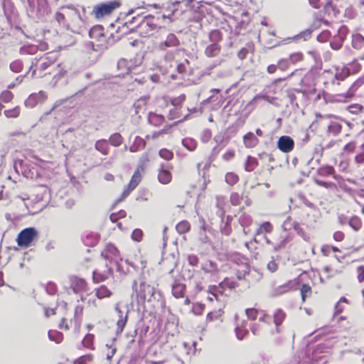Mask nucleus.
Segmentation results:
<instances>
[{
  "label": "nucleus",
  "instance_id": "obj_1",
  "mask_svg": "<svg viewBox=\"0 0 364 364\" xmlns=\"http://www.w3.org/2000/svg\"><path fill=\"white\" fill-rule=\"evenodd\" d=\"M36 60V62H33L31 65V68L36 67L33 72V75H37L38 77H43L47 75H53V80L50 82L53 87L68 73L66 69L61 67V64L56 63V58L50 54H46Z\"/></svg>",
  "mask_w": 364,
  "mask_h": 364
},
{
  "label": "nucleus",
  "instance_id": "obj_2",
  "mask_svg": "<svg viewBox=\"0 0 364 364\" xmlns=\"http://www.w3.org/2000/svg\"><path fill=\"white\" fill-rule=\"evenodd\" d=\"M155 21L156 19L153 16H144L136 26L137 31L143 37H149L159 30H166L164 26H158Z\"/></svg>",
  "mask_w": 364,
  "mask_h": 364
},
{
  "label": "nucleus",
  "instance_id": "obj_3",
  "mask_svg": "<svg viewBox=\"0 0 364 364\" xmlns=\"http://www.w3.org/2000/svg\"><path fill=\"white\" fill-rule=\"evenodd\" d=\"M37 237L38 231L35 228H26L18 233L16 241L18 246L28 247Z\"/></svg>",
  "mask_w": 364,
  "mask_h": 364
},
{
  "label": "nucleus",
  "instance_id": "obj_4",
  "mask_svg": "<svg viewBox=\"0 0 364 364\" xmlns=\"http://www.w3.org/2000/svg\"><path fill=\"white\" fill-rule=\"evenodd\" d=\"M161 294L154 287L141 282L140 284L139 296L144 300L151 301L152 300H159Z\"/></svg>",
  "mask_w": 364,
  "mask_h": 364
},
{
  "label": "nucleus",
  "instance_id": "obj_5",
  "mask_svg": "<svg viewBox=\"0 0 364 364\" xmlns=\"http://www.w3.org/2000/svg\"><path fill=\"white\" fill-rule=\"evenodd\" d=\"M121 5L120 1L114 0L108 3L102 4L95 8V14L97 17H102L111 14L115 9Z\"/></svg>",
  "mask_w": 364,
  "mask_h": 364
},
{
  "label": "nucleus",
  "instance_id": "obj_6",
  "mask_svg": "<svg viewBox=\"0 0 364 364\" xmlns=\"http://www.w3.org/2000/svg\"><path fill=\"white\" fill-rule=\"evenodd\" d=\"M69 281L70 289H72L73 293L78 294L86 291L87 282L84 279L76 276H70L69 277Z\"/></svg>",
  "mask_w": 364,
  "mask_h": 364
},
{
  "label": "nucleus",
  "instance_id": "obj_7",
  "mask_svg": "<svg viewBox=\"0 0 364 364\" xmlns=\"http://www.w3.org/2000/svg\"><path fill=\"white\" fill-rule=\"evenodd\" d=\"M277 148L284 153H289L294 149V141L289 136H282L277 141Z\"/></svg>",
  "mask_w": 364,
  "mask_h": 364
},
{
  "label": "nucleus",
  "instance_id": "obj_8",
  "mask_svg": "<svg viewBox=\"0 0 364 364\" xmlns=\"http://www.w3.org/2000/svg\"><path fill=\"white\" fill-rule=\"evenodd\" d=\"M46 93L43 91H40L38 93H33L30 95L28 99L25 101V105L27 107H34L38 103H42L46 99Z\"/></svg>",
  "mask_w": 364,
  "mask_h": 364
},
{
  "label": "nucleus",
  "instance_id": "obj_9",
  "mask_svg": "<svg viewBox=\"0 0 364 364\" xmlns=\"http://www.w3.org/2000/svg\"><path fill=\"white\" fill-rule=\"evenodd\" d=\"M114 309L115 311H117V314H118V316H119V319L117 322V334H119L121 333L126 324H127V319H128V310H127L126 311V314H125V316H123V311L120 309L119 307V304L118 303H117L114 306Z\"/></svg>",
  "mask_w": 364,
  "mask_h": 364
},
{
  "label": "nucleus",
  "instance_id": "obj_10",
  "mask_svg": "<svg viewBox=\"0 0 364 364\" xmlns=\"http://www.w3.org/2000/svg\"><path fill=\"white\" fill-rule=\"evenodd\" d=\"M101 256L105 259L109 260V262L120 258L119 250L112 244H109L106 246L105 250L101 252Z\"/></svg>",
  "mask_w": 364,
  "mask_h": 364
},
{
  "label": "nucleus",
  "instance_id": "obj_11",
  "mask_svg": "<svg viewBox=\"0 0 364 364\" xmlns=\"http://www.w3.org/2000/svg\"><path fill=\"white\" fill-rule=\"evenodd\" d=\"M181 44L178 37L172 33L167 35L165 41L159 43V48L162 50L167 48H175L179 46Z\"/></svg>",
  "mask_w": 364,
  "mask_h": 364
},
{
  "label": "nucleus",
  "instance_id": "obj_12",
  "mask_svg": "<svg viewBox=\"0 0 364 364\" xmlns=\"http://www.w3.org/2000/svg\"><path fill=\"white\" fill-rule=\"evenodd\" d=\"M38 9L36 11L38 20L45 21L46 16L50 13V8L46 0H37Z\"/></svg>",
  "mask_w": 364,
  "mask_h": 364
},
{
  "label": "nucleus",
  "instance_id": "obj_13",
  "mask_svg": "<svg viewBox=\"0 0 364 364\" xmlns=\"http://www.w3.org/2000/svg\"><path fill=\"white\" fill-rule=\"evenodd\" d=\"M100 235L97 232H85L82 237V242L85 246L95 247L99 242Z\"/></svg>",
  "mask_w": 364,
  "mask_h": 364
},
{
  "label": "nucleus",
  "instance_id": "obj_14",
  "mask_svg": "<svg viewBox=\"0 0 364 364\" xmlns=\"http://www.w3.org/2000/svg\"><path fill=\"white\" fill-rule=\"evenodd\" d=\"M232 217L231 215H227L225 218H223L221 220L220 230V232L225 235L228 236L232 232L231 223L232 220Z\"/></svg>",
  "mask_w": 364,
  "mask_h": 364
},
{
  "label": "nucleus",
  "instance_id": "obj_15",
  "mask_svg": "<svg viewBox=\"0 0 364 364\" xmlns=\"http://www.w3.org/2000/svg\"><path fill=\"white\" fill-rule=\"evenodd\" d=\"M262 277V274L255 268H250V270L247 274V279H246V282L248 284V287H250L252 284L258 282Z\"/></svg>",
  "mask_w": 364,
  "mask_h": 364
},
{
  "label": "nucleus",
  "instance_id": "obj_16",
  "mask_svg": "<svg viewBox=\"0 0 364 364\" xmlns=\"http://www.w3.org/2000/svg\"><path fill=\"white\" fill-rule=\"evenodd\" d=\"M335 168L328 165H325L319 167L316 171L317 176L322 177H327L328 176H333V178L338 179V176L335 173Z\"/></svg>",
  "mask_w": 364,
  "mask_h": 364
},
{
  "label": "nucleus",
  "instance_id": "obj_17",
  "mask_svg": "<svg viewBox=\"0 0 364 364\" xmlns=\"http://www.w3.org/2000/svg\"><path fill=\"white\" fill-rule=\"evenodd\" d=\"M244 144L247 148H253L259 143V139L252 132H248L243 136Z\"/></svg>",
  "mask_w": 364,
  "mask_h": 364
},
{
  "label": "nucleus",
  "instance_id": "obj_18",
  "mask_svg": "<svg viewBox=\"0 0 364 364\" xmlns=\"http://www.w3.org/2000/svg\"><path fill=\"white\" fill-rule=\"evenodd\" d=\"M221 50V46L218 43H211L205 49V55L208 58L217 56Z\"/></svg>",
  "mask_w": 364,
  "mask_h": 364
},
{
  "label": "nucleus",
  "instance_id": "obj_19",
  "mask_svg": "<svg viewBox=\"0 0 364 364\" xmlns=\"http://www.w3.org/2000/svg\"><path fill=\"white\" fill-rule=\"evenodd\" d=\"M186 285L179 282H174L172 285V294L178 299L184 296Z\"/></svg>",
  "mask_w": 364,
  "mask_h": 364
},
{
  "label": "nucleus",
  "instance_id": "obj_20",
  "mask_svg": "<svg viewBox=\"0 0 364 364\" xmlns=\"http://www.w3.org/2000/svg\"><path fill=\"white\" fill-rule=\"evenodd\" d=\"M95 148L102 154L107 156L109 154L108 141L105 139H99L95 142Z\"/></svg>",
  "mask_w": 364,
  "mask_h": 364
},
{
  "label": "nucleus",
  "instance_id": "obj_21",
  "mask_svg": "<svg viewBox=\"0 0 364 364\" xmlns=\"http://www.w3.org/2000/svg\"><path fill=\"white\" fill-rule=\"evenodd\" d=\"M250 266L245 263L241 266L240 268L236 270L235 275L239 280H245L247 279V274L250 270Z\"/></svg>",
  "mask_w": 364,
  "mask_h": 364
},
{
  "label": "nucleus",
  "instance_id": "obj_22",
  "mask_svg": "<svg viewBox=\"0 0 364 364\" xmlns=\"http://www.w3.org/2000/svg\"><path fill=\"white\" fill-rule=\"evenodd\" d=\"M312 33V30L311 28L306 29L305 31H301L299 34L294 36L291 38H287L284 39L282 42H284V43L289 42L291 40H298L300 38H304V41H306L307 39L311 38Z\"/></svg>",
  "mask_w": 364,
  "mask_h": 364
},
{
  "label": "nucleus",
  "instance_id": "obj_23",
  "mask_svg": "<svg viewBox=\"0 0 364 364\" xmlns=\"http://www.w3.org/2000/svg\"><path fill=\"white\" fill-rule=\"evenodd\" d=\"M171 178L172 176L169 171L164 169L163 168L160 169L158 174V179L161 183L168 184L171 182Z\"/></svg>",
  "mask_w": 364,
  "mask_h": 364
},
{
  "label": "nucleus",
  "instance_id": "obj_24",
  "mask_svg": "<svg viewBox=\"0 0 364 364\" xmlns=\"http://www.w3.org/2000/svg\"><path fill=\"white\" fill-rule=\"evenodd\" d=\"M351 44L355 49L360 50L364 46V37L360 33L353 34Z\"/></svg>",
  "mask_w": 364,
  "mask_h": 364
},
{
  "label": "nucleus",
  "instance_id": "obj_25",
  "mask_svg": "<svg viewBox=\"0 0 364 364\" xmlns=\"http://www.w3.org/2000/svg\"><path fill=\"white\" fill-rule=\"evenodd\" d=\"M285 317H286V314L281 309H277L276 311L274 312V322L276 325V327H277L276 330H277V333H279V326L282 324V323L284 320Z\"/></svg>",
  "mask_w": 364,
  "mask_h": 364
},
{
  "label": "nucleus",
  "instance_id": "obj_26",
  "mask_svg": "<svg viewBox=\"0 0 364 364\" xmlns=\"http://www.w3.org/2000/svg\"><path fill=\"white\" fill-rule=\"evenodd\" d=\"M146 141L144 139L137 136L135 137L134 143L129 146V151L131 152H136L140 149L144 148Z\"/></svg>",
  "mask_w": 364,
  "mask_h": 364
},
{
  "label": "nucleus",
  "instance_id": "obj_27",
  "mask_svg": "<svg viewBox=\"0 0 364 364\" xmlns=\"http://www.w3.org/2000/svg\"><path fill=\"white\" fill-rule=\"evenodd\" d=\"M104 28L100 26H93L89 31V36L91 38H97L100 40V38L104 37Z\"/></svg>",
  "mask_w": 364,
  "mask_h": 364
},
{
  "label": "nucleus",
  "instance_id": "obj_28",
  "mask_svg": "<svg viewBox=\"0 0 364 364\" xmlns=\"http://www.w3.org/2000/svg\"><path fill=\"white\" fill-rule=\"evenodd\" d=\"M165 121V117L161 114L150 113L149 116V122L150 124L159 127Z\"/></svg>",
  "mask_w": 364,
  "mask_h": 364
},
{
  "label": "nucleus",
  "instance_id": "obj_29",
  "mask_svg": "<svg viewBox=\"0 0 364 364\" xmlns=\"http://www.w3.org/2000/svg\"><path fill=\"white\" fill-rule=\"evenodd\" d=\"M107 141L112 146L118 147L123 143L124 139L120 133L115 132L109 136Z\"/></svg>",
  "mask_w": 364,
  "mask_h": 364
},
{
  "label": "nucleus",
  "instance_id": "obj_30",
  "mask_svg": "<svg viewBox=\"0 0 364 364\" xmlns=\"http://www.w3.org/2000/svg\"><path fill=\"white\" fill-rule=\"evenodd\" d=\"M55 22L57 23L60 27L69 29V26L66 23L65 14L60 11H57L54 16Z\"/></svg>",
  "mask_w": 364,
  "mask_h": 364
},
{
  "label": "nucleus",
  "instance_id": "obj_31",
  "mask_svg": "<svg viewBox=\"0 0 364 364\" xmlns=\"http://www.w3.org/2000/svg\"><path fill=\"white\" fill-rule=\"evenodd\" d=\"M208 38L212 43H218L223 40V33L218 29H213L209 32Z\"/></svg>",
  "mask_w": 364,
  "mask_h": 364
},
{
  "label": "nucleus",
  "instance_id": "obj_32",
  "mask_svg": "<svg viewBox=\"0 0 364 364\" xmlns=\"http://www.w3.org/2000/svg\"><path fill=\"white\" fill-rule=\"evenodd\" d=\"M48 338L56 343H60L63 339V334L56 330H50L48 333Z\"/></svg>",
  "mask_w": 364,
  "mask_h": 364
},
{
  "label": "nucleus",
  "instance_id": "obj_33",
  "mask_svg": "<svg viewBox=\"0 0 364 364\" xmlns=\"http://www.w3.org/2000/svg\"><path fill=\"white\" fill-rule=\"evenodd\" d=\"M341 124L336 122H331L328 127L327 132L336 136L341 132Z\"/></svg>",
  "mask_w": 364,
  "mask_h": 364
},
{
  "label": "nucleus",
  "instance_id": "obj_34",
  "mask_svg": "<svg viewBox=\"0 0 364 364\" xmlns=\"http://www.w3.org/2000/svg\"><path fill=\"white\" fill-rule=\"evenodd\" d=\"M95 294L98 299H103L109 297L112 291L106 286L102 285L99 289H95Z\"/></svg>",
  "mask_w": 364,
  "mask_h": 364
},
{
  "label": "nucleus",
  "instance_id": "obj_35",
  "mask_svg": "<svg viewBox=\"0 0 364 364\" xmlns=\"http://www.w3.org/2000/svg\"><path fill=\"white\" fill-rule=\"evenodd\" d=\"M257 164L258 163L256 158L252 157L251 156H248L247 157V160L245 164V169L246 171L248 172L252 171L257 166Z\"/></svg>",
  "mask_w": 364,
  "mask_h": 364
},
{
  "label": "nucleus",
  "instance_id": "obj_36",
  "mask_svg": "<svg viewBox=\"0 0 364 364\" xmlns=\"http://www.w3.org/2000/svg\"><path fill=\"white\" fill-rule=\"evenodd\" d=\"M1 5L4 9V12L7 18L12 14L14 12V6L10 0H3L1 1Z\"/></svg>",
  "mask_w": 364,
  "mask_h": 364
},
{
  "label": "nucleus",
  "instance_id": "obj_37",
  "mask_svg": "<svg viewBox=\"0 0 364 364\" xmlns=\"http://www.w3.org/2000/svg\"><path fill=\"white\" fill-rule=\"evenodd\" d=\"M141 174L139 173V170H136L133 174V176H132V178L128 184V186H129V189H135L136 188V186H138V184L139 183V182L141 181Z\"/></svg>",
  "mask_w": 364,
  "mask_h": 364
},
{
  "label": "nucleus",
  "instance_id": "obj_38",
  "mask_svg": "<svg viewBox=\"0 0 364 364\" xmlns=\"http://www.w3.org/2000/svg\"><path fill=\"white\" fill-rule=\"evenodd\" d=\"M350 75V70L348 68L343 67L341 70H337L335 76L334 80H344Z\"/></svg>",
  "mask_w": 364,
  "mask_h": 364
},
{
  "label": "nucleus",
  "instance_id": "obj_39",
  "mask_svg": "<svg viewBox=\"0 0 364 364\" xmlns=\"http://www.w3.org/2000/svg\"><path fill=\"white\" fill-rule=\"evenodd\" d=\"M146 106V99L140 98L136 100L133 105L135 114H139L140 112H144Z\"/></svg>",
  "mask_w": 364,
  "mask_h": 364
},
{
  "label": "nucleus",
  "instance_id": "obj_40",
  "mask_svg": "<svg viewBox=\"0 0 364 364\" xmlns=\"http://www.w3.org/2000/svg\"><path fill=\"white\" fill-rule=\"evenodd\" d=\"M291 289L290 284L289 283H285L282 285L279 286L278 287L275 288L272 294L274 296L282 295L286 292H288Z\"/></svg>",
  "mask_w": 364,
  "mask_h": 364
},
{
  "label": "nucleus",
  "instance_id": "obj_41",
  "mask_svg": "<svg viewBox=\"0 0 364 364\" xmlns=\"http://www.w3.org/2000/svg\"><path fill=\"white\" fill-rule=\"evenodd\" d=\"M254 46L252 43H247L245 47L240 49V50L237 53V57L240 60H244L247 58V55L249 53L253 50Z\"/></svg>",
  "mask_w": 364,
  "mask_h": 364
},
{
  "label": "nucleus",
  "instance_id": "obj_42",
  "mask_svg": "<svg viewBox=\"0 0 364 364\" xmlns=\"http://www.w3.org/2000/svg\"><path fill=\"white\" fill-rule=\"evenodd\" d=\"M344 40L336 35H335L330 42V46L333 50H338L341 48Z\"/></svg>",
  "mask_w": 364,
  "mask_h": 364
},
{
  "label": "nucleus",
  "instance_id": "obj_43",
  "mask_svg": "<svg viewBox=\"0 0 364 364\" xmlns=\"http://www.w3.org/2000/svg\"><path fill=\"white\" fill-rule=\"evenodd\" d=\"M239 223L244 228L250 226L252 223V217L248 214H242L239 218ZM245 234H246L245 229H243Z\"/></svg>",
  "mask_w": 364,
  "mask_h": 364
},
{
  "label": "nucleus",
  "instance_id": "obj_44",
  "mask_svg": "<svg viewBox=\"0 0 364 364\" xmlns=\"http://www.w3.org/2000/svg\"><path fill=\"white\" fill-rule=\"evenodd\" d=\"M182 144L189 151H194L197 147V141L192 138H185L182 140Z\"/></svg>",
  "mask_w": 364,
  "mask_h": 364
},
{
  "label": "nucleus",
  "instance_id": "obj_45",
  "mask_svg": "<svg viewBox=\"0 0 364 364\" xmlns=\"http://www.w3.org/2000/svg\"><path fill=\"white\" fill-rule=\"evenodd\" d=\"M201 269L206 273H212L217 270V264L213 261H207L201 266Z\"/></svg>",
  "mask_w": 364,
  "mask_h": 364
},
{
  "label": "nucleus",
  "instance_id": "obj_46",
  "mask_svg": "<svg viewBox=\"0 0 364 364\" xmlns=\"http://www.w3.org/2000/svg\"><path fill=\"white\" fill-rule=\"evenodd\" d=\"M314 181L318 186H322V187H324L326 188L336 189L337 188L336 185L334 183L323 181L318 178L316 176L314 177Z\"/></svg>",
  "mask_w": 364,
  "mask_h": 364
},
{
  "label": "nucleus",
  "instance_id": "obj_47",
  "mask_svg": "<svg viewBox=\"0 0 364 364\" xmlns=\"http://www.w3.org/2000/svg\"><path fill=\"white\" fill-rule=\"evenodd\" d=\"M348 225L355 231L360 229L362 223L360 219L357 216L351 217L348 220Z\"/></svg>",
  "mask_w": 364,
  "mask_h": 364
},
{
  "label": "nucleus",
  "instance_id": "obj_48",
  "mask_svg": "<svg viewBox=\"0 0 364 364\" xmlns=\"http://www.w3.org/2000/svg\"><path fill=\"white\" fill-rule=\"evenodd\" d=\"M94 338L93 334L87 333L82 341L83 346L93 350L95 348L93 345Z\"/></svg>",
  "mask_w": 364,
  "mask_h": 364
},
{
  "label": "nucleus",
  "instance_id": "obj_49",
  "mask_svg": "<svg viewBox=\"0 0 364 364\" xmlns=\"http://www.w3.org/2000/svg\"><path fill=\"white\" fill-rule=\"evenodd\" d=\"M190 224L188 221L186 220H183L181 222H180L176 227V230L178 231V232H179L180 234H183V233H186L189 230H190Z\"/></svg>",
  "mask_w": 364,
  "mask_h": 364
},
{
  "label": "nucleus",
  "instance_id": "obj_50",
  "mask_svg": "<svg viewBox=\"0 0 364 364\" xmlns=\"http://www.w3.org/2000/svg\"><path fill=\"white\" fill-rule=\"evenodd\" d=\"M198 240L201 243H208L210 242V239L205 232V222L203 221V225L200 227V230L199 232Z\"/></svg>",
  "mask_w": 364,
  "mask_h": 364
},
{
  "label": "nucleus",
  "instance_id": "obj_51",
  "mask_svg": "<svg viewBox=\"0 0 364 364\" xmlns=\"http://www.w3.org/2000/svg\"><path fill=\"white\" fill-rule=\"evenodd\" d=\"M290 238L288 236H285L282 237L279 242L273 245V248L275 251H279L282 249H284L287 244L289 242Z\"/></svg>",
  "mask_w": 364,
  "mask_h": 364
},
{
  "label": "nucleus",
  "instance_id": "obj_52",
  "mask_svg": "<svg viewBox=\"0 0 364 364\" xmlns=\"http://www.w3.org/2000/svg\"><path fill=\"white\" fill-rule=\"evenodd\" d=\"M83 313V306L81 305H77L75 309L74 319L75 323L80 324L82 321V316Z\"/></svg>",
  "mask_w": 364,
  "mask_h": 364
},
{
  "label": "nucleus",
  "instance_id": "obj_53",
  "mask_svg": "<svg viewBox=\"0 0 364 364\" xmlns=\"http://www.w3.org/2000/svg\"><path fill=\"white\" fill-rule=\"evenodd\" d=\"M117 68L124 73H128L130 68V65L126 59L122 58L117 63Z\"/></svg>",
  "mask_w": 364,
  "mask_h": 364
},
{
  "label": "nucleus",
  "instance_id": "obj_54",
  "mask_svg": "<svg viewBox=\"0 0 364 364\" xmlns=\"http://www.w3.org/2000/svg\"><path fill=\"white\" fill-rule=\"evenodd\" d=\"M4 113L7 118H16L20 114V109L19 107L17 106L13 109L4 110Z\"/></svg>",
  "mask_w": 364,
  "mask_h": 364
},
{
  "label": "nucleus",
  "instance_id": "obj_55",
  "mask_svg": "<svg viewBox=\"0 0 364 364\" xmlns=\"http://www.w3.org/2000/svg\"><path fill=\"white\" fill-rule=\"evenodd\" d=\"M215 142L218 144H221L223 146H226L229 142L228 136H225V134H220L215 136L214 138Z\"/></svg>",
  "mask_w": 364,
  "mask_h": 364
},
{
  "label": "nucleus",
  "instance_id": "obj_56",
  "mask_svg": "<svg viewBox=\"0 0 364 364\" xmlns=\"http://www.w3.org/2000/svg\"><path fill=\"white\" fill-rule=\"evenodd\" d=\"M14 97L13 93L9 90H4L0 95V100L1 102L8 103L12 100Z\"/></svg>",
  "mask_w": 364,
  "mask_h": 364
},
{
  "label": "nucleus",
  "instance_id": "obj_57",
  "mask_svg": "<svg viewBox=\"0 0 364 364\" xmlns=\"http://www.w3.org/2000/svg\"><path fill=\"white\" fill-rule=\"evenodd\" d=\"M304 55L301 53L297 52L292 53L289 55L288 59L289 60L290 63L296 64L298 62H300L303 60Z\"/></svg>",
  "mask_w": 364,
  "mask_h": 364
},
{
  "label": "nucleus",
  "instance_id": "obj_58",
  "mask_svg": "<svg viewBox=\"0 0 364 364\" xmlns=\"http://www.w3.org/2000/svg\"><path fill=\"white\" fill-rule=\"evenodd\" d=\"M239 180L238 176L234 173H228L225 175V181L230 186L235 185Z\"/></svg>",
  "mask_w": 364,
  "mask_h": 364
},
{
  "label": "nucleus",
  "instance_id": "obj_59",
  "mask_svg": "<svg viewBox=\"0 0 364 364\" xmlns=\"http://www.w3.org/2000/svg\"><path fill=\"white\" fill-rule=\"evenodd\" d=\"M272 230V226L269 222H264L262 224V225L258 228L257 231V235H260L263 233V232H269Z\"/></svg>",
  "mask_w": 364,
  "mask_h": 364
},
{
  "label": "nucleus",
  "instance_id": "obj_60",
  "mask_svg": "<svg viewBox=\"0 0 364 364\" xmlns=\"http://www.w3.org/2000/svg\"><path fill=\"white\" fill-rule=\"evenodd\" d=\"M166 263H170V266L168 268L167 271H168V274H171L177 265V263H176L174 256H172L170 258V259L168 257L166 258L164 260V264H165Z\"/></svg>",
  "mask_w": 364,
  "mask_h": 364
},
{
  "label": "nucleus",
  "instance_id": "obj_61",
  "mask_svg": "<svg viewBox=\"0 0 364 364\" xmlns=\"http://www.w3.org/2000/svg\"><path fill=\"white\" fill-rule=\"evenodd\" d=\"M186 100V95L184 94H181L177 97H175L171 100V104L177 109V107H180L182 104Z\"/></svg>",
  "mask_w": 364,
  "mask_h": 364
},
{
  "label": "nucleus",
  "instance_id": "obj_62",
  "mask_svg": "<svg viewBox=\"0 0 364 364\" xmlns=\"http://www.w3.org/2000/svg\"><path fill=\"white\" fill-rule=\"evenodd\" d=\"M23 64L21 60H15L10 64V69L14 73H19L21 71Z\"/></svg>",
  "mask_w": 364,
  "mask_h": 364
},
{
  "label": "nucleus",
  "instance_id": "obj_63",
  "mask_svg": "<svg viewBox=\"0 0 364 364\" xmlns=\"http://www.w3.org/2000/svg\"><path fill=\"white\" fill-rule=\"evenodd\" d=\"M363 109V105L360 104H353L348 107V110L355 114H358L360 112H361Z\"/></svg>",
  "mask_w": 364,
  "mask_h": 364
},
{
  "label": "nucleus",
  "instance_id": "obj_64",
  "mask_svg": "<svg viewBox=\"0 0 364 364\" xmlns=\"http://www.w3.org/2000/svg\"><path fill=\"white\" fill-rule=\"evenodd\" d=\"M159 156L161 158L168 161L173 158V154L172 151H171L166 149H162L159 151Z\"/></svg>",
  "mask_w": 364,
  "mask_h": 364
}]
</instances>
